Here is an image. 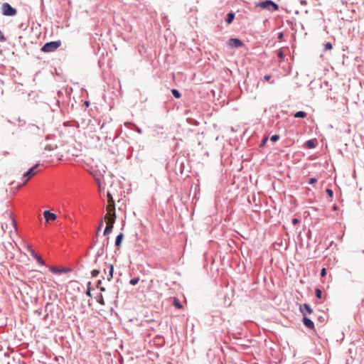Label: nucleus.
I'll return each mask as SVG.
<instances>
[{"label":"nucleus","mask_w":364,"mask_h":364,"mask_svg":"<svg viewBox=\"0 0 364 364\" xmlns=\"http://www.w3.org/2000/svg\"><path fill=\"white\" fill-rule=\"evenodd\" d=\"M6 221L2 224V229L4 232L8 231L9 233L16 232V224L13 214L10 212H6L4 214Z\"/></svg>","instance_id":"f257e3e1"},{"label":"nucleus","mask_w":364,"mask_h":364,"mask_svg":"<svg viewBox=\"0 0 364 364\" xmlns=\"http://www.w3.org/2000/svg\"><path fill=\"white\" fill-rule=\"evenodd\" d=\"M256 6L270 11H274L279 9V6L271 0L259 2Z\"/></svg>","instance_id":"f03ea898"},{"label":"nucleus","mask_w":364,"mask_h":364,"mask_svg":"<svg viewBox=\"0 0 364 364\" xmlns=\"http://www.w3.org/2000/svg\"><path fill=\"white\" fill-rule=\"evenodd\" d=\"M61 45L60 41H51L46 43L41 48V50L45 53H50L56 50Z\"/></svg>","instance_id":"7ed1b4c3"},{"label":"nucleus","mask_w":364,"mask_h":364,"mask_svg":"<svg viewBox=\"0 0 364 364\" xmlns=\"http://www.w3.org/2000/svg\"><path fill=\"white\" fill-rule=\"evenodd\" d=\"M37 166L38 164H36L34 166L31 168L27 172H26L23 174V178H26V179L21 185L17 186L16 190L19 189L21 186L25 185L28 181V180L36 173V168H37Z\"/></svg>","instance_id":"20e7f679"},{"label":"nucleus","mask_w":364,"mask_h":364,"mask_svg":"<svg viewBox=\"0 0 364 364\" xmlns=\"http://www.w3.org/2000/svg\"><path fill=\"white\" fill-rule=\"evenodd\" d=\"M2 13L5 16H14L16 14V10L11 7L8 3H4L2 5Z\"/></svg>","instance_id":"39448f33"},{"label":"nucleus","mask_w":364,"mask_h":364,"mask_svg":"<svg viewBox=\"0 0 364 364\" xmlns=\"http://www.w3.org/2000/svg\"><path fill=\"white\" fill-rule=\"evenodd\" d=\"M116 220L115 211L107 212L105 216V220L107 224H114Z\"/></svg>","instance_id":"423d86ee"},{"label":"nucleus","mask_w":364,"mask_h":364,"mask_svg":"<svg viewBox=\"0 0 364 364\" xmlns=\"http://www.w3.org/2000/svg\"><path fill=\"white\" fill-rule=\"evenodd\" d=\"M107 198H108V204L106 208L107 212L115 211L114 201L113 200L112 195L109 193H107Z\"/></svg>","instance_id":"0eeeda50"},{"label":"nucleus","mask_w":364,"mask_h":364,"mask_svg":"<svg viewBox=\"0 0 364 364\" xmlns=\"http://www.w3.org/2000/svg\"><path fill=\"white\" fill-rule=\"evenodd\" d=\"M228 44L232 48H239L243 45L242 42L237 38H230L228 41Z\"/></svg>","instance_id":"6e6552de"},{"label":"nucleus","mask_w":364,"mask_h":364,"mask_svg":"<svg viewBox=\"0 0 364 364\" xmlns=\"http://www.w3.org/2000/svg\"><path fill=\"white\" fill-rule=\"evenodd\" d=\"M43 216L47 223L54 221L57 218L55 214L50 213L48 210H45L43 212Z\"/></svg>","instance_id":"1a4fd4ad"},{"label":"nucleus","mask_w":364,"mask_h":364,"mask_svg":"<svg viewBox=\"0 0 364 364\" xmlns=\"http://www.w3.org/2000/svg\"><path fill=\"white\" fill-rule=\"evenodd\" d=\"M300 311L302 313L303 316H306L307 314H311L313 312L312 309L310 305L305 304L303 306H300Z\"/></svg>","instance_id":"9d476101"},{"label":"nucleus","mask_w":364,"mask_h":364,"mask_svg":"<svg viewBox=\"0 0 364 364\" xmlns=\"http://www.w3.org/2000/svg\"><path fill=\"white\" fill-rule=\"evenodd\" d=\"M316 139H310L304 143V147L306 149H313L316 146Z\"/></svg>","instance_id":"9b49d317"},{"label":"nucleus","mask_w":364,"mask_h":364,"mask_svg":"<svg viewBox=\"0 0 364 364\" xmlns=\"http://www.w3.org/2000/svg\"><path fill=\"white\" fill-rule=\"evenodd\" d=\"M303 322H304V324L308 328L313 329L314 328V322L310 318H307L306 316H304Z\"/></svg>","instance_id":"f8f14e48"},{"label":"nucleus","mask_w":364,"mask_h":364,"mask_svg":"<svg viewBox=\"0 0 364 364\" xmlns=\"http://www.w3.org/2000/svg\"><path fill=\"white\" fill-rule=\"evenodd\" d=\"M38 132H39V128L33 124L28 126V127L27 129L28 134H30V135L38 134Z\"/></svg>","instance_id":"ddd939ff"},{"label":"nucleus","mask_w":364,"mask_h":364,"mask_svg":"<svg viewBox=\"0 0 364 364\" xmlns=\"http://www.w3.org/2000/svg\"><path fill=\"white\" fill-rule=\"evenodd\" d=\"M108 269H109V274L107 275V280L110 281L113 277V272H114V267L112 264H107Z\"/></svg>","instance_id":"4468645a"},{"label":"nucleus","mask_w":364,"mask_h":364,"mask_svg":"<svg viewBox=\"0 0 364 364\" xmlns=\"http://www.w3.org/2000/svg\"><path fill=\"white\" fill-rule=\"evenodd\" d=\"M113 227H114V224H109V225L107 224V226L105 228L103 234L105 235H107L109 233H111L112 231Z\"/></svg>","instance_id":"2eb2a0df"},{"label":"nucleus","mask_w":364,"mask_h":364,"mask_svg":"<svg viewBox=\"0 0 364 364\" xmlns=\"http://www.w3.org/2000/svg\"><path fill=\"white\" fill-rule=\"evenodd\" d=\"M123 237H124V235L122 233H120L119 235H118L117 236L116 240H115V245L117 247H119L121 245Z\"/></svg>","instance_id":"dca6fc26"},{"label":"nucleus","mask_w":364,"mask_h":364,"mask_svg":"<svg viewBox=\"0 0 364 364\" xmlns=\"http://www.w3.org/2000/svg\"><path fill=\"white\" fill-rule=\"evenodd\" d=\"M173 304L174 305V306L178 309H181L183 308V306L182 304H181V302L179 301V300L174 297L173 298Z\"/></svg>","instance_id":"f3484780"},{"label":"nucleus","mask_w":364,"mask_h":364,"mask_svg":"<svg viewBox=\"0 0 364 364\" xmlns=\"http://www.w3.org/2000/svg\"><path fill=\"white\" fill-rule=\"evenodd\" d=\"M235 18V14L233 13H229L228 14V17L226 19V22L230 24L232 22L233 19Z\"/></svg>","instance_id":"a211bd4d"},{"label":"nucleus","mask_w":364,"mask_h":364,"mask_svg":"<svg viewBox=\"0 0 364 364\" xmlns=\"http://www.w3.org/2000/svg\"><path fill=\"white\" fill-rule=\"evenodd\" d=\"M171 92L173 94V95L176 97V98H180L181 97V93L179 92L178 90H177L176 89H172L171 90Z\"/></svg>","instance_id":"6ab92c4d"},{"label":"nucleus","mask_w":364,"mask_h":364,"mask_svg":"<svg viewBox=\"0 0 364 364\" xmlns=\"http://www.w3.org/2000/svg\"><path fill=\"white\" fill-rule=\"evenodd\" d=\"M50 271L54 274H60L63 272L62 269H59L57 267H53L50 268Z\"/></svg>","instance_id":"aec40b11"},{"label":"nucleus","mask_w":364,"mask_h":364,"mask_svg":"<svg viewBox=\"0 0 364 364\" xmlns=\"http://www.w3.org/2000/svg\"><path fill=\"white\" fill-rule=\"evenodd\" d=\"M306 116V113L303 111H297V118H304Z\"/></svg>","instance_id":"412c9836"},{"label":"nucleus","mask_w":364,"mask_h":364,"mask_svg":"<svg viewBox=\"0 0 364 364\" xmlns=\"http://www.w3.org/2000/svg\"><path fill=\"white\" fill-rule=\"evenodd\" d=\"M139 282V277L133 278L130 280L129 283L132 285H136Z\"/></svg>","instance_id":"4be33fe9"},{"label":"nucleus","mask_w":364,"mask_h":364,"mask_svg":"<svg viewBox=\"0 0 364 364\" xmlns=\"http://www.w3.org/2000/svg\"><path fill=\"white\" fill-rule=\"evenodd\" d=\"M315 294H316V296L318 299H321L322 297V291H321V289H316V291H315Z\"/></svg>","instance_id":"5701e85b"},{"label":"nucleus","mask_w":364,"mask_h":364,"mask_svg":"<svg viewBox=\"0 0 364 364\" xmlns=\"http://www.w3.org/2000/svg\"><path fill=\"white\" fill-rule=\"evenodd\" d=\"M332 49V44L330 42L326 43L324 45V50H328Z\"/></svg>","instance_id":"b1692460"},{"label":"nucleus","mask_w":364,"mask_h":364,"mask_svg":"<svg viewBox=\"0 0 364 364\" xmlns=\"http://www.w3.org/2000/svg\"><path fill=\"white\" fill-rule=\"evenodd\" d=\"M37 261L42 265H43L45 264L43 259H42V257L41 256H39L38 255H37V257H35Z\"/></svg>","instance_id":"393cba45"},{"label":"nucleus","mask_w":364,"mask_h":364,"mask_svg":"<svg viewBox=\"0 0 364 364\" xmlns=\"http://www.w3.org/2000/svg\"><path fill=\"white\" fill-rule=\"evenodd\" d=\"M279 139V136L277 134H274L271 137V141L273 142L277 141Z\"/></svg>","instance_id":"a878e982"},{"label":"nucleus","mask_w":364,"mask_h":364,"mask_svg":"<svg viewBox=\"0 0 364 364\" xmlns=\"http://www.w3.org/2000/svg\"><path fill=\"white\" fill-rule=\"evenodd\" d=\"M100 274V271L97 269H94L91 272V274L92 277H95Z\"/></svg>","instance_id":"bb28decb"},{"label":"nucleus","mask_w":364,"mask_h":364,"mask_svg":"<svg viewBox=\"0 0 364 364\" xmlns=\"http://www.w3.org/2000/svg\"><path fill=\"white\" fill-rule=\"evenodd\" d=\"M101 283H102L101 280H99V281H98V282H97V287L98 288H100V291H105V287H100V285H101Z\"/></svg>","instance_id":"cd10ccee"},{"label":"nucleus","mask_w":364,"mask_h":364,"mask_svg":"<svg viewBox=\"0 0 364 364\" xmlns=\"http://www.w3.org/2000/svg\"><path fill=\"white\" fill-rule=\"evenodd\" d=\"M326 193L327 194L330 196V197H332L333 196V192L331 189H329V188H327L326 189Z\"/></svg>","instance_id":"c85d7f7f"},{"label":"nucleus","mask_w":364,"mask_h":364,"mask_svg":"<svg viewBox=\"0 0 364 364\" xmlns=\"http://www.w3.org/2000/svg\"><path fill=\"white\" fill-rule=\"evenodd\" d=\"M6 40L4 35L0 31V41H4Z\"/></svg>","instance_id":"c756f323"},{"label":"nucleus","mask_w":364,"mask_h":364,"mask_svg":"<svg viewBox=\"0 0 364 364\" xmlns=\"http://www.w3.org/2000/svg\"><path fill=\"white\" fill-rule=\"evenodd\" d=\"M98 302H99L100 304H102V305H105V301H104V299H103V298H102V295H100V299L98 300Z\"/></svg>","instance_id":"7c9ffc66"},{"label":"nucleus","mask_w":364,"mask_h":364,"mask_svg":"<svg viewBox=\"0 0 364 364\" xmlns=\"http://www.w3.org/2000/svg\"><path fill=\"white\" fill-rule=\"evenodd\" d=\"M31 254V255L34 257H37V254L36 253V252L34 251L33 249H31V251H29Z\"/></svg>","instance_id":"2f4dec72"},{"label":"nucleus","mask_w":364,"mask_h":364,"mask_svg":"<svg viewBox=\"0 0 364 364\" xmlns=\"http://www.w3.org/2000/svg\"><path fill=\"white\" fill-rule=\"evenodd\" d=\"M31 254V255L34 257H37V254L36 253V252L34 251L33 249H31V251H29Z\"/></svg>","instance_id":"473e14b6"},{"label":"nucleus","mask_w":364,"mask_h":364,"mask_svg":"<svg viewBox=\"0 0 364 364\" xmlns=\"http://www.w3.org/2000/svg\"><path fill=\"white\" fill-rule=\"evenodd\" d=\"M316 181H317L316 178H310V180H309V183H310V184H313V183H316Z\"/></svg>","instance_id":"72a5a7b5"},{"label":"nucleus","mask_w":364,"mask_h":364,"mask_svg":"<svg viewBox=\"0 0 364 364\" xmlns=\"http://www.w3.org/2000/svg\"><path fill=\"white\" fill-rule=\"evenodd\" d=\"M326 275V269L323 268L321 272V276L324 277Z\"/></svg>","instance_id":"f704fd0d"},{"label":"nucleus","mask_w":364,"mask_h":364,"mask_svg":"<svg viewBox=\"0 0 364 364\" xmlns=\"http://www.w3.org/2000/svg\"><path fill=\"white\" fill-rule=\"evenodd\" d=\"M270 78H271V75H264V79L265 80H267V81H269V80H270Z\"/></svg>","instance_id":"c9c22d12"},{"label":"nucleus","mask_w":364,"mask_h":364,"mask_svg":"<svg viewBox=\"0 0 364 364\" xmlns=\"http://www.w3.org/2000/svg\"><path fill=\"white\" fill-rule=\"evenodd\" d=\"M268 140V138L267 137H264L262 141V146H263L264 144H265V143Z\"/></svg>","instance_id":"e433bc0d"},{"label":"nucleus","mask_w":364,"mask_h":364,"mask_svg":"<svg viewBox=\"0 0 364 364\" xmlns=\"http://www.w3.org/2000/svg\"><path fill=\"white\" fill-rule=\"evenodd\" d=\"M25 247L28 249V251H31V249H33L32 247L28 244H25Z\"/></svg>","instance_id":"4c0bfd02"},{"label":"nucleus","mask_w":364,"mask_h":364,"mask_svg":"<svg viewBox=\"0 0 364 364\" xmlns=\"http://www.w3.org/2000/svg\"><path fill=\"white\" fill-rule=\"evenodd\" d=\"M102 225H103V221L101 220L100 223L99 227L97 228V232L100 230V228H102Z\"/></svg>","instance_id":"58836bf2"},{"label":"nucleus","mask_w":364,"mask_h":364,"mask_svg":"<svg viewBox=\"0 0 364 364\" xmlns=\"http://www.w3.org/2000/svg\"><path fill=\"white\" fill-rule=\"evenodd\" d=\"M86 294H87V295H88V296H91V294H90V287H88V288H87V293H86Z\"/></svg>","instance_id":"ea45409f"},{"label":"nucleus","mask_w":364,"mask_h":364,"mask_svg":"<svg viewBox=\"0 0 364 364\" xmlns=\"http://www.w3.org/2000/svg\"><path fill=\"white\" fill-rule=\"evenodd\" d=\"M278 56H279L280 58H282V56H283V53H282V51H279V53H278Z\"/></svg>","instance_id":"a19ab883"},{"label":"nucleus","mask_w":364,"mask_h":364,"mask_svg":"<svg viewBox=\"0 0 364 364\" xmlns=\"http://www.w3.org/2000/svg\"><path fill=\"white\" fill-rule=\"evenodd\" d=\"M296 218H294L292 219V223L294 225H296Z\"/></svg>","instance_id":"79ce46f5"},{"label":"nucleus","mask_w":364,"mask_h":364,"mask_svg":"<svg viewBox=\"0 0 364 364\" xmlns=\"http://www.w3.org/2000/svg\"><path fill=\"white\" fill-rule=\"evenodd\" d=\"M282 36H283V33H279V38H282Z\"/></svg>","instance_id":"37998d69"},{"label":"nucleus","mask_w":364,"mask_h":364,"mask_svg":"<svg viewBox=\"0 0 364 364\" xmlns=\"http://www.w3.org/2000/svg\"><path fill=\"white\" fill-rule=\"evenodd\" d=\"M104 272H105V274H109V271H108V272H106V270L105 269V270H104Z\"/></svg>","instance_id":"c03bdc74"},{"label":"nucleus","mask_w":364,"mask_h":364,"mask_svg":"<svg viewBox=\"0 0 364 364\" xmlns=\"http://www.w3.org/2000/svg\"><path fill=\"white\" fill-rule=\"evenodd\" d=\"M104 272H105V274H109V271H108V272H106V270L105 269V270H104Z\"/></svg>","instance_id":"a18cd8bd"}]
</instances>
